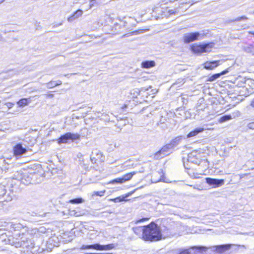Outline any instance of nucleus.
Instances as JSON below:
<instances>
[{
	"instance_id": "obj_1",
	"label": "nucleus",
	"mask_w": 254,
	"mask_h": 254,
	"mask_svg": "<svg viewBox=\"0 0 254 254\" xmlns=\"http://www.w3.org/2000/svg\"><path fill=\"white\" fill-rule=\"evenodd\" d=\"M231 245L226 244L212 247L193 246L183 251H177L178 254H219L231 248Z\"/></svg>"
},
{
	"instance_id": "obj_2",
	"label": "nucleus",
	"mask_w": 254,
	"mask_h": 254,
	"mask_svg": "<svg viewBox=\"0 0 254 254\" xmlns=\"http://www.w3.org/2000/svg\"><path fill=\"white\" fill-rule=\"evenodd\" d=\"M164 228V230H163L153 222L145 226L144 240L145 241L155 242L161 240L163 237H168L170 234L168 233L166 234L165 230L167 229L165 227Z\"/></svg>"
},
{
	"instance_id": "obj_3",
	"label": "nucleus",
	"mask_w": 254,
	"mask_h": 254,
	"mask_svg": "<svg viewBox=\"0 0 254 254\" xmlns=\"http://www.w3.org/2000/svg\"><path fill=\"white\" fill-rule=\"evenodd\" d=\"M34 176V174L29 173L27 171L18 172L15 175V179L20 181L21 183L25 185L32 183V180Z\"/></svg>"
},
{
	"instance_id": "obj_4",
	"label": "nucleus",
	"mask_w": 254,
	"mask_h": 254,
	"mask_svg": "<svg viewBox=\"0 0 254 254\" xmlns=\"http://www.w3.org/2000/svg\"><path fill=\"white\" fill-rule=\"evenodd\" d=\"M214 45V43H210L202 45H193L191 46V49L193 53L201 54L205 52H208Z\"/></svg>"
},
{
	"instance_id": "obj_5",
	"label": "nucleus",
	"mask_w": 254,
	"mask_h": 254,
	"mask_svg": "<svg viewBox=\"0 0 254 254\" xmlns=\"http://www.w3.org/2000/svg\"><path fill=\"white\" fill-rule=\"evenodd\" d=\"M204 34L199 32H193L185 34L184 36V41L185 43H190L198 39H201L204 37Z\"/></svg>"
},
{
	"instance_id": "obj_6",
	"label": "nucleus",
	"mask_w": 254,
	"mask_h": 254,
	"mask_svg": "<svg viewBox=\"0 0 254 254\" xmlns=\"http://www.w3.org/2000/svg\"><path fill=\"white\" fill-rule=\"evenodd\" d=\"M80 135L78 133H72L71 132H67L62 135L58 139L59 144L65 143L67 142L68 140H75L78 139Z\"/></svg>"
},
{
	"instance_id": "obj_7",
	"label": "nucleus",
	"mask_w": 254,
	"mask_h": 254,
	"mask_svg": "<svg viewBox=\"0 0 254 254\" xmlns=\"http://www.w3.org/2000/svg\"><path fill=\"white\" fill-rule=\"evenodd\" d=\"M173 148L171 144L170 143H168L163 147L162 148L157 151L154 154V158L156 159H159L160 158H163L164 156L167 155V153L169 152L170 149Z\"/></svg>"
},
{
	"instance_id": "obj_8",
	"label": "nucleus",
	"mask_w": 254,
	"mask_h": 254,
	"mask_svg": "<svg viewBox=\"0 0 254 254\" xmlns=\"http://www.w3.org/2000/svg\"><path fill=\"white\" fill-rule=\"evenodd\" d=\"M206 183L212 188H218L223 186L225 181L223 179H217L211 178H205Z\"/></svg>"
},
{
	"instance_id": "obj_9",
	"label": "nucleus",
	"mask_w": 254,
	"mask_h": 254,
	"mask_svg": "<svg viewBox=\"0 0 254 254\" xmlns=\"http://www.w3.org/2000/svg\"><path fill=\"white\" fill-rule=\"evenodd\" d=\"M21 242H18L15 243V247L16 248L23 247L30 249L34 247L30 239L23 238H21Z\"/></svg>"
},
{
	"instance_id": "obj_10",
	"label": "nucleus",
	"mask_w": 254,
	"mask_h": 254,
	"mask_svg": "<svg viewBox=\"0 0 254 254\" xmlns=\"http://www.w3.org/2000/svg\"><path fill=\"white\" fill-rule=\"evenodd\" d=\"M27 151V149L23 147L21 144H16L13 148L14 154L16 156H21L25 154Z\"/></svg>"
},
{
	"instance_id": "obj_11",
	"label": "nucleus",
	"mask_w": 254,
	"mask_h": 254,
	"mask_svg": "<svg viewBox=\"0 0 254 254\" xmlns=\"http://www.w3.org/2000/svg\"><path fill=\"white\" fill-rule=\"evenodd\" d=\"M196 152L193 151L188 154L187 157V161L193 164H197L199 162L198 158L196 156Z\"/></svg>"
},
{
	"instance_id": "obj_12",
	"label": "nucleus",
	"mask_w": 254,
	"mask_h": 254,
	"mask_svg": "<svg viewBox=\"0 0 254 254\" xmlns=\"http://www.w3.org/2000/svg\"><path fill=\"white\" fill-rule=\"evenodd\" d=\"M220 61L207 62L204 64V67L207 69H213L219 65Z\"/></svg>"
},
{
	"instance_id": "obj_13",
	"label": "nucleus",
	"mask_w": 254,
	"mask_h": 254,
	"mask_svg": "<svg viewBox=\"0 0 254 254\" xmlns=\"http://www.w3.org/2000/svg\"><path fill=\"white\" fill-rule=\"evenodd\" d=\"M133 231L135 234L139 236H141L144 240V232L145 231V226L136 227L133 228Z\"/></svg>"
},
{
	"instance_id": "obj_14",
	"label": "nucleus",
	"mask_w": 254,
	"mask_h": 254,
	"mask_svg": "<svg viewBox=\"0 0 254 254\" xmlns=\"http://www.w3.org/2000/svg\"><path fill=\"white\" fill-rule=\"evenodd\" d=\"M115 247V244H110L106 245L97 244V250L98 251L110 250L113 249Z\"/></svg>"
},
{
	"instance_id": "obj_15",
	"label": "nucleus",
	"mask_w": 254,
	"mask_h": 254,
	"mask_svg": "<svg viewBox=\"0 0 254 254\" xmlns=\"http://www.w3.org/2000/svg\"><path fill=\"white\" fill-rule=\"evenodd\" d=\"M83 13V11L81 9H78L73 14L68 18L67 20L68 22H71L75 19L81 16Z\"/></svg>"
},
{
	"instance_id": "obj_16",
	"label": "nucleus",
	"mask_w": 254,
	"mask_h": 254,
	"mask_svg": "<svg viewBox=\"0 0 254 254\" xmlns=\"http://www.w3.org/2000/svg\"><path fill=\"white\" fill-rule=\"evenodd\" d=\"M243 50L248 54L254 55V44H247L243 46Z\"/></svg>"
},
{
	"instance_id": "obj_17",
	"label": "nucleus",
	"mask_w": 254,
	"mask_h": 254,
	"mask_svg": "<svg viewBox=\"0 0 254 254\" xmlns=\"http://www.w3.org/2000/svg\"><path fill=\"white\" fill-rule=\"evenodd\" d=\"M204 130L203 127H197L193 130L190 131L187 135V138L191 137L197 135L199 132H201Z\"/></svg>"
},
{
	"instance_id": "obj_18",
	"label": "nucleus",
	"mask_w": 254,
	"mask_h": 254,
	"mask_svg": "<svg viewBox=\"0 0 254 254\" xmlns=\"http://www.w3.org/2000/svg\"><path fill=\"white\" fill-rule=\"evenodd\" d=\"M183 138H185L183 136H178L173 139L170 143L171 144L172 147L174 148L180 143Z\"/></svg>"
},
{
	"instance_id": "obj_19",
	"label": "nucleus",
	"mask_w": 254,
	"mask_h": 254,
	"mask_svg": "<svg viewBox=\"0 0 254 254\" xmlns=\"http://www.w3.org/2000/svg\"><path fill=\"white\" fill-rule=\"evenodd\" d=\"M155 63L153 61H146L143 62L141 64V66L143 68H148L154 66Z\"/></svg>"
},
{
	"instance_id": "obj_20",
	"label": "nucleus",
	"mask_w": 254,
	"mask_h": 254,
	"mask_svg": "<svg viewBox=\"0 0 254 254\" xmlns=\"http://www.w3.org/2000/svg\"><path fill=\"white\" fill-rule=\"evenodd\" d=\"M227 72V70H224L222 71L221 73L214 74L209 77L208 81H213L217 79V78H219L221 75H224L225 74H226Z\"/></svg>"
},
{
	"instance_id": "obj_21",
	"label": "nucleus",
	"mask_w": 254,
	"mask_h": 254,
	"mask_svg": "<svg viewBox=\"0 0 254 254\" xmlns=\"http://www.w3.org/2000/svg\"><path fill=\"white\" fill-rule=\"evenodd\" d=\"M89 249H94L97 250V244H95L93 245H83L80 248V250H89Z\"/></svg>"
},
{
	"instance_id": "obj_22",
	"label": "nucleus",
	"mask_w": 254,
	"mask_h": 254,
	"mask_svg": "<svg viewBox=\"0 0 254 254\" xmlns=\"http://www.w3.org/2000/svg\"><path fill=\"white\" fill-rule=\"evenodd\" d=\"M30 101V99L27 98H22L18 101L17 104L19 107H23L27 105Z\"/></svg>"
},
{
	"instance_id": "obj_23",
	"label": "nucleus",
	"mask_w": 254,
	"mask_h": 254,
	"mask_svg": "<svg viewBox=\"0 0 254 254\" xmlns=\"http://www.w3.org/2000/svg\"><path fill=\"white\" fill-rule=\"evenodd\" d=\"M136 174V172H132L128 174H127L123 176L122 180L124 181V182L130 180L132 176Z\"/></svg>"
},
{
	"instance_id": "obj_24",
	"label": "nucleus",
	"mask_w": 254,
	"mask_h": 254,
	"mask_svg": "<svg viewBox=\"0 0 254 254\" xmlns=\"http://www.w3.org/2000/svg\"><path fill=\"white\" fill-rule=\"evenodd\" d=\"M232 116L230 115H225L221 117L219 120L220 123H223L232 119Z\"/></svg>"
},
{
	"instance_id": "obj_25",
	"label": "nucleus",
	"mask_w": 254,
	"mask_h": 254,
	"mask_svg": "<svg viewBox=\"0 0 254 254\" xmlns=\"http://www.w3.org/2000/svg\"><path fill=\"white\" fill-rule=\"evenodd\" d=\"M84 200L82 198H76L69 200V202L72 204H78L83 202Z\"/></svg>"
},
{
	"instance_id": "obj_26",
	"label": "nucleus",
	"mask_w": 254,
	"mask_h": 254,
	"mask_svg": "<svg viewBox=\"0 0 254 254\" xmlns=\"http://www.w3.org/2000/svg\"><path fill=\"white\" fill-rule=\"evenodd\" d=\"M92 153L93 155L95 156L96 158H97L99 160L101 159L102 157V153L100 151L98 150L97 149H95L93 150Z\"/></svg>"
},
{
	"instance_id": "obj_27",
	"label": "nucleus",
	"mask_w": 254,
	"mask_h": 254,
	"mask_svg": "<svg viewBox=\"0 0 254 254\" xmlns=\"http://www.w3.org/2000/svg\"><path fill=\"white\" fill-rule=\"evenodd\" d=\"M57 84L56 81H51L47 84V87L48 88H52L57 86Z\"/></svg>"
},
{
	"instance_id": "obj_28",
	"label": "nucleus",
	"mask_w": 254,
	"mask_h": 254,
	"mask_svg": "<svg viewBox=\"0 0 254 254\" xmlns=\"http://www.w3.org/2000/svg\"><path fill=\"white\" fill-rule=\"evenodd\" d=\"M79 166L81 167L82 168L84 169L86 171H89V165L84 164V163L83 161L80 162V163H79Z\"/></svg>"
},
{
	"instance_id": "obj_29",
	"label": "nucleus",
	"mask_w": 254,
	"mask_h": 254,
	"mask_svg": "<svg viewBox=\"0 0 254 254\" xmlns=\"http://www.w3.org/2000/svg\"><path fill=\"white\" fill-rule=\"evenodd\" d=\"M126 196H119L114 199L115 202H119L123 201H125V198Z\"/></svg>"
},
{
	"instance_id": "obj_30",
	"label": "nucleus",
	"mask_w": 254,
	"mask_h": 254,
	"mask_svg": "<svg viewBox=\"0 0 254 254\" xmlns=\"http://www.w3.org/2000/svg\"><path fill=\"white\" fill-rule=\"evenodd\" d=\"M112 183H119V184H122V183H124V181L123 180H122V178H117L116 179H114L112 181Z\"/></svg>"
},
{
	"instance_id": "obj_31",
	"label": "nucleus",
	"mask_w": 254,
	"mask_h": 254,
	"mask_svg": "<svg viewBox=\"0 0 254 254\" xmlns=\"http://www.w3.org/2000/svg\"><path fill=\"white\" fill-rule=\"evenodd\" d=\"M90 160L92 163H95L97 160H98V159L97 158H96L95 156L93 155L92 153H91V154L90 155Z\"/></svg>"
},
{
	"instance_id": "obj_32",
	"label": "nucleus",
	"mask_w": 254,
	"mask_h": 254,
	"mask_svg": "<svg viewBox=\"0 0 254 254\" xmlns=\"http://www.w3.org/2000/svg\"><path fill=\"white\" fill-rule=\"evenodd\" d=\"M247 19H248V17H247L245 16H242L241 17H237V18H236L235 19L233 20V21H241V20H247Z\"/></svg>"
},
{
	"instance_id": "obj_33",
	"label": "nucleus",
	"mask_w": 254,
	"mask_h": 254,
	"mask_svg": "<svg viewBox=\"0 0 254 254\" xmlns=\"http://www.w3.org/2000/svg\"><path fill=\"white\" fill-rule=\"evenodd\" d=\"M95 3H96V0H90L89 3V8H91L92 7H93Z\"/></svg>"
},
{
	"instance_id": "obj_34",
	"label": "nucleus",
	"mask_w": 254,
	"mask_h": 254,
	"mask_svg": "<svg viewBox=\"0 0 254 254\" xmlns=\"http://www.w3.org/2000/svg\"><path fill=\"white\" fill-rule=\"evenodd\" d=\"M71 213L72 215H73L75 216H79L82 215L81 213H80L79 212H76L75 210L71 211Z\"/></svg>"
},
{
	"instance_id": "obj_35",
	"label": "nucleus",
	"mask_w": 254,
	"mask_h": 254,
	"mask_svg": "<svg viewBox=\"0 0 254 254\" xmlns=\"http://www.w3.org/2000/svg\"><path fill=\"white\" fill-rule=\"evenodd\" d=\"M105 193V191H95L94 193L96 195L98 196H103Z\"/></svg>"
},
{
	"instance_id": "obj_36",
	"label": "nucleus",
	"mask_w": 254,
	"mask_h": 254,
	"mask_svg": "<svg viewBox=\"0 0 254 254\" xmlns=\"http://www.w3.org/2000/svg\"><path fill=\"white\" fill-rule=\"evenodd\" d=\"M248 127L250 129H254V122L250 123L248 124Z\"/></svg>"
},
{
	"instance_id": "obj_37",
	"label": "nucleus",
	"mask_w": 254,
	"mask_h": 254,
	"mask_svg": "<svg viewBox=\"0 0 254 254\" xmlns=\"http://www.w3.org/2000/svg\"><path fill=\"white\" fill-rule=\"evenodd\" d=\"M6 192V190L4 188V187H2L1 191V194L0 195H3L4 194H5Z\"/></svg>"
},
{
	"instance_id": "obj_38",
	"label": "nucleus",
	"mask_w": 254,
	"mask_h": 254,
	"mask_svg": "<svg viewBox=\"0 0 254 254\" xmlns=\"http://www.w3.org/2000/svg\"><path fill=\"white\" fill-rule=\"evenodd\" d=\"M168 12L170 15L175 14L176 13V11L173 9H171L168 11Z\"/></svg>"
},
{
	"instance_id": "obj_39",
	"label": "nucleus",
	"mask_w": 254,
	"mask_h": 254,
	"mask_svg": "<svg viewBox=\"0 0 254 254\" xmlns=\"http://www.w3.org/2000/svg\"><path fill=\"white\" fill-rule=\"evenodd\" d=\"M148 90V88H145V87H142L140 90V91H147Z\"/></svg>"
},
{
	"instance_id": "obj_40",
	"label": "nucleus",
	"mask_w": 254,
	"mask_h": 254,
	"mask_svg": "<svg viewBox=\"0 0 254 254\" xmlns=\"http://www.w3.org/2000/svg\"><path fill=\"white\" fill-rule=\"evenodd\" d=\"M146 220H147V218H142V219H139V220H138L137 221V223L145 221Z\"/></svg>"
},
{
	"instance_id": "obj_41",
	"label": "nucleus",
	"mask_w": 254,
	"mask_h": 254,
	"mask_svg": "<svg viewBox=\"0 0 254 254\" xmlns=\"http://www.w3.org/2000/svg\"><path fill=\"white\" fill-rule=\"evenodd\" d=\"M85 254H113L112 253H107V254L86 253Z\"/></svg>"
},
{
	"instance_id": "obj_42",
	"label": "nucleus",
	"mask_w": 254,
	"mask_h": 254,
	"mask_svg": "<svg viewBox=\"0 0 254 254\" xmlns=\"http://www.w3.org/2000/svg\"><path fill=\"white\" fill-rule=\"evenodd\" d=\"M46 96L48 97L52 98L53 97L54 95L53 94H47Z\"/></svg>"
},
{
	"instance_id": "obj_43",
	"label": "nucleus",
	"mask_w": 254,
	"mask_h": 254,
	"mask_svg": "<svg viewBox=\"0 0 254 254\" xmlns=\"http://www.w3.org/2000/svg\"><path fill=\"white\" fill-rule=\"evenodd\" d=\"M251 105L252 107H254V99L252 100Z\"/></svg>"
},
{
	"instance_id": "obj_44",
	"label": "nucleus",
	"mask_w": 254,
	"mask_h": 254,
	"mask_svg": "<svg viewBox=\"0 0 254 254\" xmlns=\"http://www.w3.org/2000/svg\"><path fill=\"white\" fill-rule=\"evenodd\" d=\"M56 83L58 84H57V86H58V85H61L62 84V81H58V82H56Z\"/></svg>"
},
{
	"instance_id": "obj_45",
	"label": "nucleus",
	"mask_w": 254,
	"mask_h": 254,
	"mask_svg": "<svg viewBox=\"0 0 254 254\" xmlns=\"http://www.w3.org/2000/svg\"><path fill=\"white\" fill-rule=\"evenodd\" d=\"M128 35L127 34H124V35L122 36V38H124V37H128Z\"/></svg>"
},
{
	"instance_id": "obj_46",
	"label": "nucleus",
	"mask_w": 254,
	"mask_h": 254,
	"mask_svg": "<svg viewBox=\"0 0 254 254\" xmlns=\"http://www.w3.org/2000/svg\"><path fill=\"white\" fill-rule=\"evenodd\" d=\"M4 1H5V0H0V3H2V2H3Z\"/></svg>"
},
{
	"instance_id": "obj_47",
	"label": "nucleus",
	"mask_w": 254,
	"mask_h": 254,
	"mask_svg": "<svg viewBox=\"0 0 254 254\" xmlns=\"http://www.w3.org/2000/svg\"><path fill=\"white\" fill-rule=\"evenodd\" d=\"M114 146H115V148H117V147H119V145H117L116 144V143H115V145H114Z\"/></svg>"
},
{
	"instance_id": "obj_48",
	"label": "nucleus",
	"mask_w": 254,
	"mask_h": 254,
	"mask_svg": "<svg viewBox=\"0 0 254 254\" xmlns=\"http://www.w3.org/2000/svg\"><path fill=\"white\" fill-rule=\"evenodd\" d=\"M40 229H41V230H40V232H44L43 230V229H43V228H40Z\"/></svg>"
},
{
	"instance_id": "obj_49",
	"label": "nucleus",
	"mask_w": 254,
	"mask_h": 254,
	"mask_svg": "<svg viewBox=\"0 0 254 254\" xmlns=\"http://www.w3.org/2000/svg\"><path fill=\"white\" fill-rule=\"evenodd\" d=\"M137 33V31H135L132 32L131 33H132V34H135V33Z\"/></svg>"
},
{
	"instance_id": "obj_50",
	"label": "nucleus",
	"mask_w": 254,
	"mask_h": 254,
	"mask_svg": "<svg viewBox=\"0 0 254 254\" xmlns=\"http://www.w3.org/2000/svg\"><path fill=\"white\" fill-rule=\"evenodd\" d=\"M251 33L252 34H253V35L254 36V32H251Z\"/></svg>"
},
{
	"instance_id": "obj_51",
	"label": "nucleus",
	"mask_w": 254,
	"mask_h": 254,
	"mask_svg": "<svg viewBox=\"0 0 254 254\" xmlns=\"http://www.w3.org/2000/svg\"><path fill=\"white\" fill-rule=\"evenodd\" d=\"M79 155H80V156H82V154L81 153H79L78 155V156L79 157Z\"/></svg>"
},
{
	"instance_id": "obj_52",
	"label": "nucleus",
	"mask_w": 254,
	"mask_h": 254,
	"mask_svg": "<svg viewBox=\"0 0 254 254\" xmlns=\"http://www.w3.org/2000/svg\"><path fill=\"white\" fill-rule=\"evenodd\" d=\"M184 167L186 168V165H185V162H184Z\"/></svg>"
},
{
	"instance_id": "obj_53",
	"label": "nucleus",
	"mask_w": 254,
	"mask_h": 254,
	"mask_svg": "<svg viewBox=\"0 0 254 254\" xmlns=\"http://www.w3.org/2000/svg\"><path fill=\"white\" fill-rule=\"evenodd\" d=\"M247 233H244V235L247 234Z\"/></svg>"
},
{
	"instance_id": "obj_54",
	"label": "nucleus",
	"mask_w": 254,
	"mask_h": 254,
	"mask_svg": "<svg viewBox=\"0 0 254 254\" xmlns=\"http://www.w3.org/2000/svg\"><path fill=\"white\" fill-rule=\"evenodd\" d=\"M253 82V83L254 84V80L252 81Z\"/></svg>"
},
{
	"instance_id": "obj_55",
	"label": "nucleus",
	"mask_w": 254,
	"mask_h": 254,
	"mask_svg": "<svg viewBox=\"0 0 254 254\" xmlns=\"http://www.w3.org/2000/svg\"><path fill=\"white\" fill-rule=\"evenodd\" d=\"M253 14H254V11L253 12Z\"/></svg>"
}]
</instances>
